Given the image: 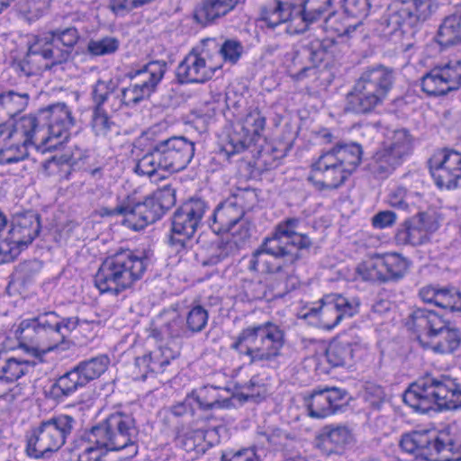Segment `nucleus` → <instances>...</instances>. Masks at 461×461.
<instances>
[{
	"mask_svg": "<svg viewBox=\"0 0 461 461\" xmlns=\"http://www.w3.org/2000/svg\"><path fill=\"white\" fill-rule=\"evenodd\" d=\"M461 87V61L436 67L422 77L421 89L429 95H444Z\"/></svg>",
	"mask_w": 461,
	"mask_h": 461,
	"instance_id": "6ab92c4d",
	"label": "nucleus"
},
{
	"mask_svg": "<svg viewBox=\"0 0 461 461\" xmlns=\"http://www.w3.org/2000/svg\"><path fill=\"white\" fill-rule=\"evenodd\" d=\"M383 145L403 161L404 157L411 151L412 137L406 129L396 130L393 132L390 141L384 142Z\"/></svg>",
	"mask_w": 461,
	"mask_h": 461,
	"instance_id": "a19ab883",
	"label": "nucleus"
},
{
	"mask_svg": "<svg viewBox=\"0 0 461 461\" xmlns=\"http://www.w3.org/2000/svg\"><path fill=\"white\" fill-rule=\"evenodd\" d=\"M149 364L150 362L148 354H144L141 357H135L133 371L135 379L144 380L147 378L149 373L151 372V367L149 366Z\"/></svg>",
	"mask_w": 461,
	"mask_h": 461,
	"instance_id": "774afa93",
	"label": "nucleus"
},
{
	"mask_svg": "<svg viewBox=\"0 0 461 461\" xmlns=\"http://www.w3.org/2000/svg\"><path fill=\"white\" fill-rule=\"evenodd\" d=\"M300 219L295 217L286 218L284 221H280L276 227L274 232L276 236H280L281 238L285 237L288 239H292L298 232H296V229L299 226Z\"/></svg>",
	"mask_w": 461,
	"mask_h": 461,
	"instance_id": "bf43d9fd",
	"label": "nucleus"
},
{
	"mask_svg": "<svg viewBox=\"0 0 461 461\" xmlns=\"http://www.w3.org/2000/svg\"><path fill=\"white\" fill-rule=\"evenodd\" d=\"M362 155L358 143H337L312 163L307 180L318 191L336 190L356 171Z\"/></svg>",
	"mask_w": 461,
	"mask_h": 461,
	"instance_id": "20e7f679",
	"label": "nucleus"
},
{
	"mask_svg": "<svg viewBox=\"0 0 461 461\" xmlns=\"http://www.w3.org/2000/svg\"><path fill=\"white\" fill-rule=\"evenodd\" d=\"M145 270V261H103L95 284L101 294L118 295L140 279Z\"/></svg>",
	"mask_w": 461,
	"mask_h": 461,
	"instance_id": "2eb2a0df",
	"label": "nucleus"
},
{
	"mask_svg": "<svg viewBox=\"0 0 461 461\" xmlns=\"http://www.w3.org/2000/svg\"><path fill=\"white\" fill-rule=\"evenodd\" d=\"M382 267V281L402 278L410 267L409 261H378Z\"/></svg>",
	"mask_w": 461,
	"mask_h": 461,
	"instance_id": "603ef678",
	"label": "nucleus"
},
{
	"mask_svg": "<svg viewBox=\"0 0 461 461\" xmlns=\"http://www.w3.org/2000/svg\"><path fill=\"white\" fill-rule=\"evenodd\" d=\"M77 425V420L67 414L56 415L41 421L27 436V456L34 459L50 457L65 445Z\"/></svg>",
	"mask_w": 461,
	"mask_h": 461,
	"instance_id": "ddd939ff",
	"label": "nucleus"
},
{
	"mask_svg": "<svg viewBox=\"0 0 461 461\" xmlns=\"http://www.w3.org/2000/svg\"><path fill=\"white\" fill-rule=\"evenodd\" d=\"M86 384L85 378L75 366L70 371L59 376L50 386L48 395L55 401H63L64 398L71 395L78 388Z\"/></svg>",
	"mask_w": 461,
	"mask_h": 461,
	"instance_id": "2f4dec72",
	"label": "nucleus"
},
{
	"mask_svg": "<svg viewBox=\"0 0 461 461\" xmlns=\"http://www.w3.org/2000/svg\"><path fill=\"white\" fill-rule=\"evenodd\" d=\"M41 230L39 215L27 212L15 214L11 221L9 239L19 249H23L38 236Z\"/></svg>",
	"mask_w": 461,
	"mask_h": 461,
	"instance_id": "393cba45",
	"label": "nucleus"
},
{
	"mask_svg": "<svg viewBox=\"0 0 461 461\" xmlns=\"http://www.w3.org/2000/svg\"><path fill=\"white\" fill-rule=\"evenodd\" d=\"M161 332L170 338L184 337L187 332L183 327V321L178 316H175L161 327Z\"/></svg>",
	"mask_w": 461,
	"mask_h": 461,
	"instance_id": "680f3d73",
	"label": "nucleus"
},
{
	"mask_svg": "<svg viewBox=\"0 0 461 461\" xmlns=\"http://www.w3.org/2000/svg\"><path fill=\"white\" fill-rule=\"evenodd\" d=\"M169 256L192 258L196 257V253L187 246L185 239H176L171 237L168 244Z\"/></svg>",
	"mask_w": 461,
	"mask_h": 461,
	"instance_id": "6e6d98bb",
	"label": "nucleus"
},
{
	"mask_svg": "<svg viewBox=\"0 0 461 461\" xmlns=\"http://www.w3.org/2000/svg\"><path fill=\"white\" fill-rule=\"evenodd\" d=\"M346 393L338 388H324L313 391L305 398L309 415L322 419L336 413L343 405Z\"/></svg>",
	"mask_w": 461,
	"mask_h": 461,
	"instance_id": "5701e85b",
	"label": "nucleus"
},
{
	"mask_svg": "<svg viewBox=\"0 0 461 461\" xmlns=\"http://www.w3.org/2000/svg\"><path fill=\"white\" fill-rule=\"evenodd\" d=\"M394 80L392 68L381 64L366 68L346 95L344 112L356 115L375 112L387 99Z\"/></svg>",
	"mask_w": 461,
	"mask_h": 461,
	"instance_id": "423d86ee",
	"label": "nucleus"
},
{
	"mask_svg": "<svg viewBox=\"0 0 461 461\" xmlns=\"http://www.w3.org/2000/svg\"><path fill=\"white\" fill-rule=\"evenodd\" d=\"M334 0H306L305 9H303V21L312 23L321 18L332 5Z\"/></svg>",
	"mask_w": 461,
	"mask_h": 461,
	"instance_id": "de8ad7c7",
	"label": "nucleus"
},
{
	"mask_svg": "<svg viewBox=\"0 0 461 461\" xmlns=\"http://www.w3.org/2000/svg\"><path fill=\"white\" fill-rule=\"evenodd\" d=\"M357 343L348 334L337 336L330 343L326 357L328 362L333 366H343L350 365Z\"/></svg>",
	"mask_w": 461,
	"mask_h": 461,
	"instance_id": "c756f323",
	"label": "nucleus"
},
{
	"mask_svg": "<svg viewBox=\"0 0 461 461\" xmlns=\"http://www.w3.org/2000/svg\"><path fill=\"white\" fill-rule=\"evenodd\" d=\"M362 155L358 143H337L312 163L307 180L318 191L336 190L356 171Z\"/></svg>",
	"mask_w": 461,
	"mask_h": 461,
	"instance_id": "39448f33",
	"label": "nucleus"
},
{
	"mask_svg": "<svg viewBox=\"0 0 461 461\" xmlns=\"http://www.w3.org/2000/svg\"><path fill=\"white\" fill-rule=\"evenodd\" d=\"M93 109L110 108L113 112L120 110L126 105L123 100V88L120 89L118 83L113 78L98 79L92 87L91 92Z\"/></svg>",
	"mask_w": 461,
	"mask_h": 461,
	"instance_id": "bb28decb",
	"label": "nucleus"
},
{
	"mask_svg": "<svg viewBox=\"0 0 461 461\" xmlns=\"http://www.w3.org/2000/svg\"><path fill=\"white\" fill-rule=\"evenodd\" d=\"M266 126V117L259 112L249 113L244 124H239L228 136L223 150L228 156L246 150L256 141Z\"/></svg>",
	"mask_w": 461,
	"mask_h": 461,
	"instance_id": "412c9836",
	"label": "nucleus"
},
{
	"mask_svg": "<svg viewBox=\"0 0 461 461\" xmlns=\"http://www.w3.org/2000/svg\"><path fill=\"white\" fill-rule=\"evenodd\" d=\"M147 354L150 362L151 373H160L171 360L178 356V351L173 350L169 347H159Z\"/></svg>",
	"mask_w": 461,
	"mask_h": 461,
	"instance_id": "a18cd8bd",
	"label": "nucleus"
},
{
	"mask_svg": "<svg viewBox=\"0 0 461 461\" xmlns=\"http://www.w3.org/2000/svg\"><path fill=\"white\" fill-rule=\"evenodd\" d=\"M402 163V159L383 145L368 159L366 167L373 176L383 179L391 175Z\"/></svg>",
	"mask_w": 461,
	"mask_h": 461,
	"instance_id": "7c9ffc66",
	"label": "nucleus"
},
{
	"mask_svg": "<svg viewBox=\"0 0 461 461\" xmlns=\"http://www.w3.org/2000/svg\"><path fill=\"white\" fill-rule=\"evenodd\" d=\"M207 209V203L200 198H192L184 203L172 217L173 233L189 240L195 233Z\"/></svg>",
	"mask_w": 461,
	"mask_h": 461,
	"instance_id": "4be33fe9",
	"label": "nucleus"
},
{
	"mask_svg": "<svg viewBox=\"0 0 461 461\" xmlns=\"http://www.w3.org/2000/svg\"><path fill=\"white\" fill-rule=\"evenodd\" d=\"M357 273L364 280L382 281V267L378 261H362L356 268Z\"/></svg>",
	"mask_w": 461,
	"mask_h": 461,
	"instance_id": "5fc2aeb1",
	"label": "nucleus"
},
{
	"mask_svg": "<svg viewBox=\"0 0 461 461\" xmlns=\"http://www.w3.org/2000/svg\"><path fill=\"white\" fill-rule=\"evenodd\" d=\"M403 402L422 413L456 411L461 408V385L447 375L426 373L406 390Z\"/></svg>",
	"mask_w": 461,
	"mask_h": 461,
	"instance_id": "7ed1b4c3",
	"label": "nucleus"
},
{
	"mask_svg": "<svg viewBox=\"0 0 461 461\" xmlns=\"http://www.w3.org/2000/svg\"><path fill=\"white\" fill-rule=\"evenodd\" d=\"M366 401L374 410H380L384 403L385 393L379 385H369L366 389Z\"/></svg>",
	"mask_w": 461,
	"mask_h": 461,
	"instance_id": "052dcab7",
	"label": "nucleus"
},
{
	"mask_svg": "<svg viewBox=\"0 0 461 461\" xmlns=\"http://www.w3.org/2000/svg\"><path fill=\"white\" fill-rule=\"evenodd\" d=\"M429 170L439 188L457 187L461 179V153L451 149L436 152L429 160Z\"/></svg>",
	"mask_w": 461,
	"mask_h": 461,
	"instance_id": "aec40b11",
	"label": "nucleus"
},
{
	"mask_svg": "<svg viewBox=\"0 0 461 461\" xmlns=\"http://www.w3.org/2000/svg\"><path fill=\"white\" fill-rule=\"evenodd\" d=\"M41 56L34 51L33 45L31 44L26 55L14 62L13 67L20 76L31 77L40 73L42 65L40 63Z\"/></svg>",
	"mask_w": 461,
	"mask_h": 461,
	"instance_id": "c03bdc74",
	"label": "nucleus"
},
{
	"mask_svg": "<svg viewBox=\"0 0 461 461\" xmlns=\"http://www.w3.org/2000/svg\"><path fill=\"white\" fill-rule=\"evenodd\" d=\"M333 39L323 40L313 39L303 45L300 50L294 52L293 66L294 71L291 77L294 80H302L308 77L317 76V67L324 60L326 55L335 46Z\"/></svg>",
	"mask_w": 461,
	"mask_h": 461,
	"instance_id": "dca6fc26",
	"label": "nucleus"
},
{
	"mask_svg": "<svg viewBox=\"0 0 461 461\" xmlns=\"http://www.w3.org/2000/svg\"><path fill=\"white\" fill-rule=\"evenodd\" d=\"M281 239L280 236H276V233L273 232L271 237L266 238L262 244L253 251V257L258 258L261 255L273 258L292 256L293 252L289 250L286 244H282Z\"/></svg>",
	"mask_w": 461,
	"mask_h": 461,
	"instance_id": "79ce46f5",
	"label": "nucleus"
},
{
	"mask_svg": "<svg viewBox=\"0 0 461 461\" xmlns=\"http://www.w3.org/2000/svg\"><path fill=\"white\" fill-rule=\"evenodd\" d=\"M291 241L286 243L289 247V250L293 252L292 256L295 258L304 257L303 252L308 251L312 245V240L306 234L297 233L292 239Z\"/></svg>",
	"mask_w": 461,
	"mask_h": 461,
	"instance_id": "4d7b16f0",
	"label": "nucleus"
},
{
	"mask_svg": "<svg viewBox=\"0 0 461 461\" xmlns=\"http://www.w3.org/2000/svg\"><path fill=\"white\" fill-rule=\"evenodd\" d=\"M209 313L207 310L201 306H194L186 314L185 328L191 333L201 332L207 325Z\"/></svg>",
	"mask_w": 461,
	"mask_h": 461,
	"instance_id": "49530a36",
	"label": "nucleus"
},
{
	"mask_svg": "<svg viewBox=\"0 0 461 461\" xmlns=\"http://www.w3.org/2000/svg\"><path fill=\"white\" fill-rule=\"evenodd\" d=\"M127 77L131 79V84L128 87L123 88V100H126V106H134L149 98L156 92L153 89V84L133 77L131 74H127Z\"/></svg>",
	"mask_w": 461,
	"mask_h": 461,
	"instance_id": "4c0bfd02",
	"label": "nucleus"
},
{
	"mask_svg": "<svg viewBox=\"0 0 461 461\" xmlns=\"http://www.w3.org/2000/svg\"><path fill=\"white\" fill-rule=\"evenodd\" d=\"M218 388L214 386H203L194 390L190 397L193 398L199 407L203 410L214 408H228L230 405V399L220 400L217 395Z\"/></svg>",
	"mask_w": 461,
	"mask_h": 461,
	"instance_id": "58836bf2",
	"label": "nucleus"
},
{
	"mask_svg": "<svg viewBox=\"0 0 461 461\" xmlns=\"http://www.w3.org/2000/svg\"><path fill=\"white\" fill-rule=\"evenodd\" d=\"M352 439V433L348 427L325 426L320 435V447L330 455L351 443Z\"/></svg>",
	"mask_w": 461,
	"mask_h": 461,
	"instance_id": "473e14b6",
	"label": "nucleus"
},
{
	"mask_svg": "<svg viewBox=\"0 0 461 461\" xmlns=\"http://www.w3.org/2000/svg\"><path fill=\"white\" fill-rule=\"evenodd\" d=\"M30 95L26 92L9 90L0 93V114L10 118L25 110L29 104Z\"/></svg>",
	"mask_w": 461,
	"mask_h": 461,
	"instance_id": "c9c22d12",
	"label": "nucleus"
},
{
	"mask_svg": "<svg viewBox=\"0 0 461 461\" xmlns=\"http://www.w3.org/2000/svg\"><path fill=\"white\" fill-rule=\"evenodd\" d=\"M167 70V63L164 60H154L147 63L142 68L130 71L128 74L141 79L142 81L149 84H153V89L157 90V87Z\"/></svg>",
	"mask_w": 461,
	"mask_h": 461,
	"instance_id": "ea45409f",
	"label": "nucleus"
},
{
	"mask_svg": "<svg viewBox=\"0 0 461 461\" xmlns=\"http://www.w3.org/2000/svg\"><path fill=\"white\" fill-rule=\"evenodd\" d=\"M438 229V223L430 215L420 212L405 221L398 230L396 239L399 242L413 246L423 243L429 233Z\"/></svg>",
	"mask_w": 461,
	"mask_h": 461,
	"instance_id": "b1692460",
	"label": "nucleus"
},
{
	"mask_svg": "<svg viewBox=\"0 0 461 461\" xmlns=\"http://www.w3.org/2000/svg\"><path fill=\"white\" fill-rule=\"evenodd\" d=\"M75 118L65 103L41 109L37 116H23L16 121L6 139L13 142L0 148V164H11L28 156L27 146L41 143L55 148L68 139Z\"/></svg>",
	"mask_w": 461,
	"mask_h": 461,
	"instance_id": "f257e3e1",
	"label": "nucleus"
},
{
	"mask_svg": "<svg viewBox=\"0 0 461 461\" xmlns=\"http://www.w3.org/2000/svg\"><path fill=\"white\" fill-rule=\"evenodd\" d=\"M35 366V362L10 357L0 352V382L14 383L25 375Z\"/></svg>",
	"mask_w": 461,
	"mask_h": 461,
	"instance_id": "72a5a7b5",
	"label": "nucleus"
},
{
	"mask_svg": "<svg viewBox=\"0 0 461 461\" xmlns=\"http://www.w3.org/2000/svg\"><path fill=\"white\" fill-rule=\"evenodd\" d=\"M240 0H201L194 13V19L202 26L218 23L239 5Z\"/></svg>",
	"mask_w": 461,
	"mask_h": 461,
	"instance_id": "cd10ccee",
	"label": "nucleus"
},
{
	"mask_svg": "<svg viewBox=\"0 0 461 461\" xmlns=\"http://www.w3.org/2000/svg\"><path fill=\"white\" fill-rule=\"evenodd\" d=\"M50 32L55 36L56 41H59L66 50H68V53L71 57L74 48L80 39L77 29L75 27H68L64 29L52 30Z\"/></svg>",
	"mask_w": 461,
	"mask_h": 461,
	"instance_id": "3c124183",
	"label": "nucleus"
},
{
	"mask_svg": "<svg viewBox=\"0 0 461 461\" xmlns=\"http://www.w3.org/2000/svg\"><path fill=\"white\" fill-rule=\"evenodd\" d=\"M77 325V317L62 318L55 312H44L23 320L15 334L23 342L32 343L27 350L42 361L46 353L68 348V338Z\"/></svg>",
	"mask_w": 461,
	"mask_h": 461,
	"instance_id": "f03ea898",
	"label": "nucleus"
},
{
	"mask_svg": "<svg viewBox=\"0 0 461 461\" xmlns=\"http://www.w3.org/2000/svg\"><path fill=\"white\" fill-rule=\"evenodd\" d=\"M285 344V330L272 321H266L242 330L230 348L248 357L249 364H253L276 361Z\"/></svg>",
	"mask_w": 461,
	"mask_h": 461,
	"instance_id": "1a4fd4ad",
	"label": "nucleus"
},
{
	"mask_svg": "<svg viewBox=\"0 0 461 461\" xmlns=\"http://www.w3.org/2000/svg\"><path fill=\"white\" fill-rule=\"evenodd\" d=\"M294 17L295 15L285 4L284 0H275L273 4L263 7L261 10V19L270 28H275Z\"/></svg>",
	"mask_w": 461,
	"mask_h": 461,
	"instance_id": "e433bc0d",
	"label": "nucleus"
},
{
	"mask_svg": "<svg viewBox=\"0 0 461 461\" xmlns=\"http://www.w3.org/2000/svg\"><path fill=\"white\" fill-rule=\"evenodd\" d=\"M221 461H261L254 448H243L234 453L225 454Z\"/></svg>",
	"mask_w": 461,
	"mask_h": 461,
	"instance_id": "0e129e2a",
	"label": "nucleus"
},
{
	"mask_svg": "<svg viewBox=\"0 0 461 461\" xmlns=\"http://www.w3.org/2000/svg\"><path fill=\"white\" fill-rule=\"evenodd\" d=\"M139 429L131 413L116 411L94 425L85 434L90 444L107 451L127 449L131 456H136Z\"/></svg>",
	"mask_w": 461,
	"mask_h": 461,
	"instance_id": "9d476101",
	"label": "nucleus"
},
{
	"mask_svg": "<svg viewBox=\"0 0 461 461\" xmlns=\"http://www.w3.org/2000/svg\"><path fill=\"white\" fill-rule=\"evenodd\" d=\"M242 47L237 41L227 40L220 49L226 60L235 63L240 57Z\"/></svg>",
	"mask_w": 461,
	"mask_h": 461,
	"instance_id": "e2e57ef3",
	"label": "nucleus"
},
{
	"mask_svg": "<svg viewBox=\"0 0 461 461\" xmlns=\"http://www.w3.org/2000/svg\"><path fill=\"white\" fill-rule=\"evenodd\" d=\"M110 361L104 356H99L91 359L80 362L76 367L85 378L86 384L99 377L107 369Z\"/></svg>",
	"mask_w": 461,
	"mask_h": 461,
	"instance_id": "37998d69",
	"label": "nucleus"
},
{
	"mask_svg": "<svg viewBox=\"0 0 461 461\" xmlns=\"http://www.w3.org/2000/svg\"><path fill=\"white\" fill-rule=\"evenodd\" d=\"M285 266L281 265L279 261H250L249 269L258 271L265 275H278L284 276Z\"/></svg>",
	"mask_w": 461,
	"mask_h": 461,
	"instance_id": "13d9d810",
	"label": "nucleus"
},
{
	"mask_svg": "<svg viewBox=\"0 0 461 461\" xmlns=\"http://www.w3.org/2000/svg\"><path fill=\"white\" fill-rule=\"evenodd\" d=\"M214 71V68L206 65L204 58L201 57L195 50H192L179 63L176 74L181 84L204 83L212 77Z\"/></svg>",
	"mask_w": 461,
	"mask_h": 461,
	"instance_id": "a878e982",
	"label": "nucleus"
},
{
	"mask_svg": "<svg viewBox=\"0 0 461 461\" xmlns=\"http://www.w3.org/2000/svg\"><path fill=\"white\" fill-rule=\"evenodd\" d=\"M256 194L253 190L246 189L219 203L213 210L209 225L216 234L230 232L242 220L245 214V199L253 201Z\"/></svg>",
	"mask_w": 461,
	"mask_h": 461,
	"instance_id": "f3484780",
	"label": "nucleus"
},
{
	"mask_svg": "<svg viewBox=\"0 0 461 461\" xmlns=\"http://www.w3.org/2000/svg\"><path fill=\"white\" fill-rule=\"evenodd\" d=\"M400 447L429 461H461V443L447 430H413L405 433Z\"/></svg>",
	"mask_w": 461,
	"mask_h": 461,
	"instance_id": "f8f14e48",
	"label": "nucleus"
},
{
	"mask_svg": "<svg viewBox=\"0 0 461 461\" xmlns=\"http://www.w3.org/2000/svg\"><path fill=\"white\" fill-rule=\"evenodd\" d=\"M90 126L94 135L102 140H110L119 134V126L106 109L92 110Z\"/></svg>",
	"mask_w": 461,
	"mask_h": 461,
	"instance_id": "f704fd0d",
	"label": "nucleus"
},
{
	"mask_svg": "<svg viewBox=\"0 0 461 461\" xmlns=\"http://www.w3.org/2000/svg\"><path fill=\"white\" fill-rule=\"evenodd\" d=\"M371 4L369 0H344V13L350 17L364 20L369 13Z\"/></svg>",
	"mask_w": 461,
	"mask_h": 461,
	"instance_id": "864d4df0",
	"label": "nucleus"
},
{
	"mask_svg": "<svg viewBox=\"0 0 461 461\" xmlns=\"http://www.w3.org/2000/svg\"><path fill=\"white\" fill-rule=\"evenodd\" d=\"M205 438V431L203 429H194L188 431L183 435L177 432L176 439L181 447L187 452L203 450L202 444Z\"/></svg>",
	"mask_w": 461,
	"mask_h": 461,
	"instance_id": "8fccbe9b",
	"label": "nucleus"
},
{
	"mask_svg": "<svg viewBox=\"0 0 461 461\" xmlns=\"http://www.w3.org/2000/svg\"><path fill=\"white\" fill-rule=\"evenodd\" d=\"M144 6L141 0H111L110 8L115 14L128 13Z\"/></svg>",
	"mask_w": 461,
	"mask_h": 461,
	"instance_id": "338daca9",
	"label": "nucleus"
},
{
	"mask_svg": "<svg viewBox=\"0 0 461 461\" xmlns=\"http://www.w3.org/2000/svg\"><path fill=\"white\" fill-rule=\"evenodd\" d=\"M119 48V41L114 37H104L91 40L87 44V51L93 56H104L114 53Z\"/></svg>",
	"mask_w": 461,
	"mask_h": 461,
	"instance_id": "09e8293b",
	"label": "nucleus"
},
{
	"mask_svg": "<svg viewBox=\"0 0 461 461\" xmlns=\"http://www.w3.org/2000/svg\"><path fill=\"white\" fill-rule=\"evenodd\" d=\"M70 159L71 158L68 156H53L51 158L47 159L42 163L43 170L49 176L55 175L60 167H69Z\"/></svg>",
	"mask_w": 461,
	"mask_h": 461,
	"instance_id": "69168bd1",
	"label": "nucleus"
},
{
	"mask_svg": "<svg viewBox=\"0 0 461 461\" xmlns=\"http://www.w3.org/2000/svg\"><path fill=\"white\" fill-rule=\"evenodd\" d=\"M432 0H396L382 18L380 31L403 51L414 44L415 28L429 19Z\"/></svg>",
	"mask_w": 461,
	"mask_h": 461,
	"instance_id": "0eeeda50",
	"label": "nucleus"
},
{
	"mask_svg": "<svg viewBox=\"0 0 461 461\" xmlns=\"http://www.w3.org/2000/svg\"><path fill=\"white\" fill-rule=\"evenodd\" d=\"M32 44L33 45L34 51H37L39 56L47 61L44 65L46 69H50L54 66L66 63L71 58L68 50L56 41L55 36L50 31L36 37Z\"/></svg>",
	"mask_w": 461,
	"mask_h": 461,
	"instance_id": "c85d7f7f",
	"label": "nucleus"
},
{
	"mask_svg": "<svg viewBox=\"0 0 461 461\" xmlns=\"http://www.w3.org/2000/svg\"><path fill=\"white\" fill-rule=\"evenodd\" d=\"M176 203L175 190L170 186L159 190L156 196L147 197L143 202L136 203L126 198V219L123 224L139 230L158 221Z\"/></svg>",
	"mask_w": 461,
	"mask_h": 461,
	"instance_id": "4468645a",
	"label": "nucleus"
},
{
	"mask_svg": "<svg viewBox=\"0 0 461 461\" xmlns=\"http://www.w3.org/2000/svg\"><path fill=\"white\" fill-rule=\"evenodd\" d=\"M358 307L357 300L332 294L324 296L318 308H311L307 316L318 315L321 328L330 330L339 325L344 318H350L357 313Z\"/></svg>",
	"mask_w": 461,
	"mask_h": 461,
	"instance_id": "a211bd4d",
	"label": "nucleus"
},
{
	"mask_svg": "<svg viewBox=\"0 0 461 461\" xmlns=\"http://www.w3.org/2000/svg\"><path fill=\"white\" fill-rule=\"evenodd\" d=\"M417 339L440 354H450L461 344V333L441 315L432 310L419 308L411 315Z\"/></svg>",
	"mask_w": 461,
	"mask_h": 461,
	"instance_id": "9b49d317",
	"label": "nucleus"
},
{
	"mask_svg": "<svg viewBox=\"0 0 461 461\" xmlns=\"http://www.w3.org/2000/svg\"><path fill=\"white\" fill-rule=\"evenodd\" d=\"M194 142L183 136L158 140L138 159L134 171L152 176L162 170L176 173L186 168L194 156Z\"/></svg>",
	"mask_w": 461,
	"mask_h": 461,
	"instance_id": "6e6552de",
	"label": "nucleus"
}]
</instances>
